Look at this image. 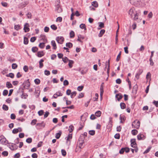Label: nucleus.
<instances>
[{"label":"nucleus","instance_id":"13d9d810","mask_svg":"<svg viewBox=\"0 0 158 158\" xmlns=\"http://www.w3.org/2000/svg\"><path fill=\"white\" fill-rule=\"evenodd\" d=\"M61 152L63 156H65L66 155V152L65 150L64 149H62L61 150Z\"/></svg>","mask_w":158,"mask_h":158},{"label":"nucleus","instance_id":"2eb2a0df","mask_svg":"<svg viewBox=\"0 0 158 158\" xmlns=\"http://www.w3.org/2000/svg\"><path fill=\"white\" fill-rule=\"evenodd\" d=\"M44 53L43 51H39L37 52V56L39 57H41L43 56Z\"/></svg>","mask_w":158,"mask_h":158},{"label":"nucleus","instance_id":"423d86ee","mask_svg":"<svg viewBox=\"0 0 158 158\" xmlns=\"http://www.w3.org/2000/svg\"><path fill=\"white\" fill-rule=\"evenodd\" d=\"M60 2L58 1V3L56 4L55 5V10L59 13H60L62 11V9L60 6Z\"/></svg>","mask_w":158,"mask_h":158},{"label":"nucleus","instance_id":"0e129e2a","mask_svg":"<svg viewBox=\"0 0 158 158\" xmlns=\"http://www.w3.org/2000/svg\"><path fill=\"white\" fill-rule=\"evenodd\" d=\"M36 40V38L35 37H33L31 38L30 41L31 42H34Z\"/></svg>","mask_w":158,"mask_h":158},{"label":"nucleus","instance_id":"052dcab7","mask_svg":"<svg viewBox=\"0 0 158 158\" xmlns=\"http://www.w3.org/2000/svg\"><path fill=\"white\" fill-rule=\"evenodd\" d=\"M83 86H78L77 88V89L78 91H80L82 90L83 88Z\"/></svg>","mask_w":158,"mask_h":158},{"label":"nucleus","instance_id":"5fc2aeb1","mask_svg":"<svg viewBox=\"0 0 158 158\" xmlns=\"http://www.w3.org/2000/svg\"><path fill=\"white\" fill-rule=\"evenodd\" d=\"M8 93V91L7 90L5 89L3 92V96H6Z\"/></svg>","mask_w":158,"mask_h":158},{"label":"nucleus","instance_id":"603ef678","mask_svg":"<svg viewBox=\"0 0 158 158\" xmlns=\"http://www.w3.org/2000/svg\"><path fill=\"white\" fill-rule=\"evenodd\" d=\"M38 48L36 47H33L32 48V51L34 52H35L37 51Z\"/></svg>","mask_w":158,"mask_h":158},{"label":"nucleus","instance_id":"ea45409f","mask_svg":"<svg viewBox=\"0 0 158 158\" xmlns=\"http://www.w3.org/2000/svg\"><path fill=\"white\" fill-rule=\"evenodd\" d=\"M66 46L67 47L71 48L72 47L73 44L72 43L69 42L66 44Z\"/></svg>","mask_w":158,"mask_h":158},{"label":"nucleus","instance_id":"49530a36","mask_svg":"<svg viewBox=\"0 0 158 158\" xmlns=\"http://www.w3.org/2000/svg\"><path fill=\"white\" fill-rule=\"evenodd\" d=\"M18 65L16 63H13L12 64V69H15L17 67Z\"/></svg>","mask_w":158,"mask_h":158},{"label":"nucleus","instance_id":"c03bdc74","mask_svg":"<svg viewBox=\"0 0 158 158\" xmlns=\"http://www.w3.org/2000/svg\"><path fill=\"white\" fill-rule=\"evenodd\" d=\"M40 80L39 79H36L34 80V82L35 84L37 85L39 84L40 83Z\"/></svg>","mask_w":158,"mask_h":158},{"label":"nucleus","instance_id":"e2e57ef3","mask_svg":"<svg viewBox=\"0 0 158 158\" xmlns=\"http://www.w3.org/2000/svg\"><path fill=\"white\" fill-rule=\"evenodd\" d=\"M38 114L40 116H41L43 115V113H44V111L42 110H41L40 111H39L38 112Z\"/></svg>","mask_w":158,"mask_h":158},{"label":"nucleus","instance_id":"7ed1b4c3","mask_svg":"<svg viewBox=\"0 0 158 158\" xmlns=\"http://www.w3.org/2000/svg\"><path fill=\"white\" fill-rule=\"evenodd\" d=\"M139 14L137 11L130 16V17L134 21H137L139 19Z\"/></svg>","mask_w":158,"mask_h":158},{"label":"nucleus","instance_id":"dca6fc26","mask_svg":"<svg viewBox=\"0 0 158 158\" xmlns=\"http://www.w3.org/2000/svg\"><path fill=\"white\" fill-rule=\"evenodd\" d=\"M116 98H117L118 101H119L123 97V95L121 94H116L115 95Z\"/></svg>","mask_w":158,"mask_h":158},{"label":"nucleus","instance_id":"412c9836","mask_svg":"<svg viewBox=\"0 0 158 158\" xmlns=\"http://www.w3.org/2000/svg\"><path fill=\"white\" fill-rule=\"evenodd\" d=\"M10 148L12 150H16L18 148V146L15 144H13L12 145L11 147Z\"/></svg>","mask_w":158,"mask_h":158},{"label":"nucleus","instance_id":"6ab92c4d","mask_svg":"<svg viewBox=\"0 0 158 158\" xmlns=\"http://www.w3.org/2000/svg\"><path fill=\"white\" fill-rule=\"evenodd\" d=\"M44 62V60L42 59H41L40 61H39V68H40V69H41L42 68L43 66H44V65H43V63Z\"/></svg>","mask_w":158,"mask_h":158},{"label":"nucleus","instance_id":"393cba45","mask_svg":"<svg viewBox=\"0 0 158 158\" xmlns=\"http://www.w3.org/2000/svg\"><path fill=\"white\" fill-rule=\"evenodd\" d=\"M74 129V127L73 126V125H71L69 127L68 130L69 132L71 133L73 131Z\"/></svg>","mask_w":158,"mask_h":158},{"label":"nucleus","instance_id":"b1692460","mask_svg":"<svg viewBox=\"0 0 158 158\" xmlns=\"http://www.w3.org/2000/svg\"><path fill=\"white\" fill-rule=\"evenodd\" d=\"M69 63L68 64L70 68H71L73 67L72 65L73 64L74 62L73 60H69Z\"/></svg>","mask_w":158,"mask_h":158},{"label":"nucleus","instance_id":"7c9ffc66","mask_svg":"<svg viewBox=\"0 0 158 158\" xmlns=\"http://www.w3.org/2000/svg\"><path fill=\"white\" fill-rule=\"evenodd\" d=\"M151 74L150 72L148 73L146 76V78L147 80L149 79L150 81L151 80Z\"/></svg>","mask_w":158,"mask_h":158},{"label":"nucleus","instance_id":"3c124183","mask_svg":"<svg viewBox=\"0 0 158 158\" xmlns=\"http://www.w3.org/2000/svg\"><path fill=\"white\" fill-rule=\"evenodd\" d=\"M51 27L52 29L54 30H56L57 29V27L54 24L51 25Z\"/></svg>","mask_w":158,"mask_h":158},{"label":"nucleus","instance_id":"f257e3e1","mask_svg":"<svg viewBox=\"0 0 158 158\" xmlns=\"http://www.w3.org/2000/svg\"><path fill=\"white\" fill-rule=\"evenodd\" d=\"M140 125V122L137 120H135L133 122L132 124V128L139 129Z\"/></svg>","mask_w":158,"mask_h":158},{"label":"nucleus","instance_id":"774afa93","mask_svg":"<svg viewBox=\"0 0 158 158\" xmlns=\"http://www.w3.org/2000/svg\"><path fill=\"white\" fill-rule=\"evenodd\" d=\"M31 156L33 158H37L38 156L36 153H34L32 154Z\"/></svg>","mask_w":158,"mask_h":158},{"label":"nucleus","instance_id":"a18cd8bd","mask_svg":"<svg viewBox=\"0 0 158 158\" xmlns=\"http://www.w3.org/2000/svg\"><path fill=\"white\" fill-rule=\"evenodd\" d=\"M99 24V26L100 27V28H98L99 29H100L101 28H103L104 27V24L102 22H99L98 23Z\"/></svg>","mask_w":158,"mask_h":158},{"label":"nucleus","instance_id":"a878e982","mask_svg":"<svg viewBox=\"0 0 158 158\" xmlns=\"http://www.w3.org/2000/svg\"><path fill=\"white\" fill-rule=\"evenodd\" d=\"M105 30L104 29H102L101 30L99 33L98 34V36L99 37H101L103 35L104 33Z\"/></svg>","mask_w":158,"mask_h":158},{"label":"nucleus","instance_id":"aec40b11","mask_svg":"<svg viewBox=\"0 0 158 158\" xmlns=\"http://www.w3.org/2000/svg\"><path fill=\"white\" fill-rule=\"evenodd\" d=\"M120 123H123L125 120V117L124 115L121 116L120 115Z\"/></svg>","mask_w":158,"mask_h":158},{"label":"nucleus","instance_id":"4be33fe9","mask_svg":"<svg viewBox=\"0 0 158 158\" xmlns=\"http://www.w3.org/2000/svg\"><path fill=\"white\" fill-rule=\"evenodd\" d=\"M92 5L95 7H97L98 6V2L96 1H94L92 2Z\"/></svg>","mask_w":158,"mask_h":158},{"label":"nucleus","instance_id":"20e7f679","mask_svg":"<svg viewBox=\"0 0 158 158\" xmlns=\"http://www.w3.org/2000/svg\"><path fill=\"white\" fill-rule=\"evenodd\" d=\"M137 11L135 8L134 7L130 8L127 11V13L129 17Z\"/></svg>","mask_w":158,"mask_h":158},{"label":"nucleus","instance_id":"39448f33","mask_svg":"<svg viewBox=\"0 0 158 158\" xmlns=\"http://www.w3.org/2000/svg\"><path fill=\"white\" fill-rule=\"evenodd\" d=\"M84 138L81 137L79 139L78 142V146L80 148H82L83 147V144L84 143Z\"/></svg>","mask_w":158,"mask_h":158},{"label":"nucleus","instance_id":"473e14b6","mask_svg":"<svg viewBox=\"0 0 158 158\" xmlns=\"http://www.w3.org/2000/svg\"><path fill=\"white\" fill-rule=\"evenodd\" d=\"M45 43L44 42L40 43L39 45V47L41 48H43L45 46L44 44Z\"/></svg>","mask_w":158,"mask_h":158},{"label":"nucleus","instance_id":"72a5a7b5","mask_svg":"<svg viewBox=\"0 0 158 158\" xmlns=\"http://www.w3.org/2000/svg\"><path fill=\"white\" fill-rule=\"evenodd\" d=\"M6 76L7 77H9L12 78H13L14 77V75L12 73H10L9 74H7Z\"/></svg>","mask_w":158,"mask_h":158},{"label":"nucleus","instance_id":"c85d7f7f","mask_svg":"<svg viewBox=\"0 0 158 158\" xmlns=\"http://www.w3.org/2000/svg\"><path fill=\"white\" fill-rule=\"evenodd\" d=\"M70 37V38H73L75 36V33L74 32L72 31H70L69 33Z\"/></svg>","mask_w":158,"mask_h":158},{"label":"nucleus","instance_id":"bb28decb","mask_svg":"<svg viewBox=\"0 0 158 158\" xmlns=\"http://www.w3.org/2000/svg\"><path fill=\"white\" fill-rule=\"evenodd\" d=\"M80 27L81 29H84L85 30H86L85 25L84 24L82 23L80 25Z\"/></svg>","mask_w":158,"mask_h":158},{"label":"nucleus","instance_id":"c756f323","mask_svg":"<svg viewBox=\"0 0 158 158\" xmlns=\"http://www.w3.org/2000/svg\"><path fill=\"white\" fill-rule=\"evenodd\" d=\"M101 112L100 111H98L95 113V115L97 117H99L101 114Z\"/></svg>","mask_w":158,"mask_h":158},{"label":"nucleus","instance_id":"bf43d9fd","mask_svg":"<svg viewBox=\"0 0 158 158\" xmlns=\"http://www.w3.org/2000/svg\"><path fill=\"white\" fill-rule=\"evenodd\" d=\"M23 69L25 72H27L28 69V67L27 65H25L23 67Z\"/></svg>","mask_w":158,"mask_h":158},{"label":"nucleus","instance_id":"c9c22d12","mask_svg":"<svg viewBox=\"0 0 158 158\" xmlns=\"http://www.w3.org/2000/svg\"><path fill=\"white\" fill-rule=\"evenodd\" d=\"M2 108L5 111H7L8 110V106L5 104L3 105Z\"/></svg>","mask_w":158,"mask_h":158},{"label":"nucleus","instance_id":"4468645a","mask_svg":"<svg viewBox=\"0 0 158 158\" xmlns=\"http://www.w3.org/2000/svg\"><path fill=\"white\" fill-rule=\"evenodd\" d=\"M22 131V129L21 128L19 127L17 129H14L12 131V133L13 134H16L19 131L21 132Z\"/></svg>","mask_w":158,"mask_h":158},{"label":"nucleus","instance_id":"e433bc0d","mask_svg":"<svg viewBox=\"0 0 158 158\" xmlns=\"http://www.w3.org/2000/svg\"><path fill=\"white\" fill-rule=\"evenodd\" d=\"M69 60L68 58L66 57L65 56L62 58V60L64 63H67Z\"/></svg>","mask_w":158,"mask_h":158},{"label":"nucleus","instance_id":"58836bf2","mask_svg":"<svg viewBox=\"0 0 158 158\" xmlns=\"http://www.w3.org/2000/svg\"><path fill=\"white\" fill-rule=\"evenodd\" d=\"M28 42V38L26 37L24 38V44H27Z\"/></svg>","mask_w":158,"mask_h":158},{"label":"nucleus","instance_id":"37998d69","mask_svg":"<svg viewBox=\"0 0 158 158\" xmlns=\"http://www.w3.org/2000/svg\"><path fill=\"white\" fill-rule=\"evenodd\" d=\"M37 122V120L36 119H34L32 120L31 122V124L32 125H34L35 124H36V123Z\"/></svg>","mask_w":158,"mask_h":158},{"label":"nucleus","instance_id":"cd10ccee","mask_svg":"<svg viewBox=\"0 0 158 158\" xmlns=\"http://www.w3.org/2000/svg\"><path fill=\"white\" fill-rule=\"evenodd\" d=\"M103 92V86L102 84L100 86V95L101 96L102 95Z\"/></svg>","mask_w":158,"mask_h":158},{"label":"nucleus","instance_id":"6e6552de","mask_svg":"<svg viewBox=\"0 0 158 158\" xmlns=\"http://www.w3.org/2000/svg\"><path fill=\"white\" fill-rule=\"evenodd\" d=\"M56 40L58 44H63L64 39L63 37L59 36L56 38Z\"/></svg>","mask_w":158,"mask_h":158},{"label":"nucleus","instance_id":"de8ad7c7","mask_svg":"<svg viewBox=\"0 0 158 158\" xmlns=\"http://www.w3.org/2000/svg\"><path fill=\"white\" fill-rule=\"evenodd\" d=\"M1 3L2 5L4 7H7L8 6V4L6 2H2Z\"/></svg>","mask_w":158,"mask_h":158},{"label":"nucleus","instance_id":"4c0bfd02","mask_svg":"<svg viewBox=\"0 0 158 158\" xmlns=\"http://www.w3.org/2000/svg\"><path fill=\"white\" fill-rule=\"evenodd\" d=\"M14 29L17 31H18L21 29L20 26L19 25H15Z\"/></svg>","mask_w":158,"mask_h":158},{"label":"nucleus","instance_id":"9d476101","mask_svg":"<svg viewBox=\"0 0 158 158\" xmlns=\"http://www.w3.org/2000/svg\"><path fill=\"white\" fill-rule=\"evenodd\" d=\"M29 25L27 23H25L24 26L23 30L25 32H28L30 31Z\"/></svg>","mask_w":158,"mask_h":158},{"label":"nucleus","instance_id":"864d4df0","mask_svg":"<svg viewBox=\"0 0 158 158\" xmlns=\"http://www.w3.org/2000/svg\"><path fill=\"white\" fill-rule=\"evenodd\" d=\"M32 139L31 138H28L26 140V142L28 143H30L32 142Z\"/></svg>","mask_w":158,"mask_h":158},{"label":"nucleus","instance_id":"338daca9","mask_svg":"<svg viewBox=\"0 0 158 158\" xmlns=\"http://www.w3.org/2000/svg\"><path fill=\"white\" fill-rule=\"evenodd\" d=\"M153 103L156 107H158V101H156L154 100Z\"/></svg>","mask_w":158,"mask_h":158},{"label":"nucleus","instance_id":"f03ea898","mask_svg":"<svg viewBox=\"0 0 158 158\" xmlns=\"http://www.w3.org/2000/svg\"><path fill=\"white\" fill-rule=\"evenodd\" d=\"M132 5H134L135 6H139L141 2V0H128Z\"/></svg>","mask_w":158,"mask_h":158},{"label":"nucleus","instance_id":"09e8293b","mask_svg":"<svg viewBox=\"0 0 158 158\" xmlns=\"http://www.w3.org/2000/svg\"><path fill=\"white\" fill-rule=\"evenodd\" d=\"M95 97L93 98L94 100V101H97L98 99V95L97 93H96L95 94Z\"/></svg>","mask_w":158,"mask_h":158},{"label":"nucleus","instance_id":"a211bd4d","mask_svg":"<svg viewBox=\"0 0 158 158\" xmlns=\"http://www.w3.org/2000/svg\"><path fill=\"white\" fill-rule=\"evenodd\" d=\"M51 44L53 46V49H56V46L55 41L52 40L51 42Z\"/></svg>","mask_w":158,"mask_h":158},{"label":"nucleus","instance_id":"9b49d317","mask_svg":"<svg viewBox=\"0 0 158 158\" xmlns=\"http://www.w3.org/2000/svg\"><path fill=\"white\" fill-rule=\"evenodd\" d=\"M63 94L61 93V91H58L53 95L52 98H56L58 97L61 96Z\"/></svg>","mask_w":158,"mask_h":158},{"label":"nucleus","instance_id":"4d7b16f0","mask_svg":"<svg viewBox=\"0 0 158 158\" xmlns=\"http://www.w3.org/2000/svg\"><path fill=\"white\" fill-rule=\"evenodd\" d=\"M95 131L94 130H90L89 131V134L92 135H93L95 134Z\"/></svg>","mask_w":158,"mask_h":158},{"label":"nucleus","instance_id":"f8f14e48","mask_svg":"<svg viewBox=\"0 0 158 158\" xmlns=\"http://www.w3.org/2000/svg\"><path fill=\"white\" fill-rule=\"evenodd\" d=\"M146 137L143 134L140 133L137 136V138L138 140H144Z\"/></svg>","mask_w":158,"mask_h":158},{"label":"nucleus","instance_id":"ddd939ff","mask_svg":"<svg viewBox=\"0 0 158 158\" xmlns=\"http://www.w3.org/2000/svg\"><path fill=\"white\" fill-rule=\"evenodd\" d=\"M131 146L133 148H136L137 146L136 142L135 139H132L131 140Z\"/></svg>","mask_w":158,"mask_h":158},{"label":"nucleus","instance_id":"5701e85b","mask_svg":"<svg viewBox=\"0 0 158 158\" xmlns=\"http://www.w3.org/2000/svg\"><path fill=\"white\" fill-rule=\"evenodd\" d=\"M6 86L8 88H12L13 86L11 84L9 81L6 82Z\"/></svg>","mask_w":158,"mask_h":158},{"label":"nucleus","instance_id":"79ce46f5","mask_svg":"<svg viewBox=\"0 0 158 158\" xmlns=\"http://www.w3.org/2000/svg\"><path fill=\"white\" fill-rule=\"evenodd\" d=\"M29 3V2L28 1H26L24 2H23L21 4L23 6V7H25Z\"/></svg>","mask_w":158,"mask_h":158},{"label":"nucleus","instance_id":"0eeeda50","mask_svg":"<svg viewBox=\"0 0 158 158\" xmlns=\"http://www.w3.org/2000/svg\"><path fill=\"white\" fill-rule=\"evenodd\" d=\"M0 142L3 145H6L7 143L6 139L3 135L0 136Z\"/></svg>","mask_w":158,"mask_h":158},{"label":"nucleus","instance_id":"6e6d98bb","mask_svg":"<svg viewBox=\"0 0 158 158\" xmlns=\"http://www.w3.org/2000/svg\"><path fill=\"white\" fill-rule=\"evenodd\" d=\"M74 108V106L73 105H71L69 106H67L65 107H63L62 108H68V109H73Z\"/></svg>","mask_w":158,"mask_h":158},{"label":"nucleus","instance_id":"f704fd0d","mask_svg":"<svg viewBox=\"0 0 158 158\" xmlns=\"http://www.w3.org/2000/svg\"><path fill=\"white\" fill-rule=\"evenodd\" d=\"M120 106L122 109H124L126 108V105L124 103L121 102L120 103Z\"/></svg>","mask_w":158,"mask_h":158},{"label":"nucleus","instance_id":"1a4fd4ad","mask_svg":"<svg viewBox=\"0 0 158 158\" xmlns=\"http://www.w3.org/2000/svg\"><path fill=\"white\" fill-rule=\"evenodd\" d=\"M72 138V134H69L68 136L65 138V139L66 140V143L69 145L70 144V141Z\"/></svg>","mask_w":158,"mask_h":158},{"label":"nucleus","instance_id":"f3484780","mask_svg":"<svg viewBox=\"0 0 158 158\" xmlns=\"http://www.w3.org/2000/svg\"><path fill=\"white\" fill-rule=\"evenodd\" d=\"M40 37L41 40L44 41V42L46 43L47 42V40L45 35H40Z\"/></svg>","mask_w":158,"mask_h":158},{"label":"nucleus","instance_id":"8fccbe9b","mask_svg":"<svg viewBox=\"0 0 158 158\" xmlns=\"http://www.w3.org/2000/svg\"><path fill=\"white\" fill-rule=\"evenodd\" d=\"M151 149V147H149L143 153L144 154H146L148 153Z\"/></svg>","mask_w":158,"mask_h":158},{"label":"nucleus","instance_id":"69168bd1","mask_svg":"<svg viewBox=\"0 0 158 158\" xmlns=\"http://www.w3.org/2000/svg\"><path fill=\"white\" fill-rule=\"evenodd\" d=\"M20 156V154L19 153L16 154L14 156L15 158H19Z\"/></svg>","mask_w":158,"mask_h":158},{"label":"nucleus","instance_id":"680f3d73","mask_svg":"<svg viewBox=\"0 0 158 158\" xmlns=\"http://www.w3.org/2000/svg\"><path fill=\"white\" fill-rule=\"evenodd\" d=\"M2 154L5 156H8V153L7 151H4L2 152Z\"/></svg>","mask_w":158,"mask_h":158},{"label":"nucleus","instance_id":"2f4dec72","mask_svg":"<svg viewBox=\"0 0 158 158\" xmlns=\"http://www.w3.org/2000/svg\"><path fill=\"white\" fill-rule=\"evenodd\" d=\"M77 93L76 91H73L71 93L70 97L71 98H73L76 95Z\"/></svg>","mask_w":158,"mask_h":158},{"label":"nucleus","instance_id":"a19ab883","mask_svg":"<svg viewBox=\"0 0 158 158\" xmlns=\"http://www.w3.org/2000/svg\"><path fill=\"white\" fill-rule=\"evenodd\" d=\"M138 133V131L135 129L131 131V133L133 135H135L137 134Z\"/></svg>","mask_w":158,"mask_h":158}]
</instances>
